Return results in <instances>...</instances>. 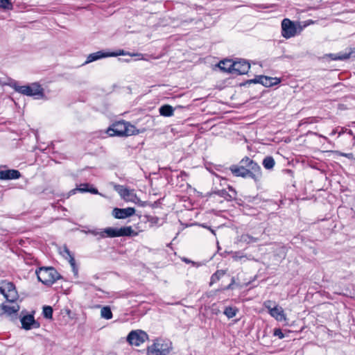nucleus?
Returning a JSON list of instances; mask_svg holds the SVG:
<instances>
[{"label": "nucleus", "mask_w": 355, "mask_h": 355, "mask_svg": "<svg viewBox=\"0 0 355 355\" xmlns=\"http://www.w3.org/2000/svg\"><path fill=\"white\" fill-rule=\"evenodd\" d=\"M225 275V272L223 270H217L213 275V280H218L221 277Z\"/></svg>", "instance_id": "72a5a7b5"}, {"label": "nucleus", "mask_w": 355, "mask_h": 355, "mask_svg": "<svg viewBox=\"0 0 355 355\" xmlns=\"http://www.w3.org/2000/svg\"><path fill=\"white\" fill-rule=\"evenodd\" d=\"M42 314L46 319H51L53 317V309L50 306H44Z\"/></svg>", "instance_id": "c85d7f7f"}, {"label": "nucleus", "mask_w": 355, "mask_h": 355, "mask_svg": "<svg viewBox=\"0 0 355 355\" xmlns=\"http://www.w3.org/2000/svg\"><path fill=\"white\" fill-rule=\"evenodd\" d=\"M107 133L110 137H122L137 135L139 133V131L135 126L128 122L119 121L112 124V125L107 129Z\"/></svg>", "instance_id": "f03ea898"}, {"label": "nucleus", "mask_w": 355, "mask_h": 355, "mask_svg": "<svg viewBox=\"0 0 355 355\" xmlns=\"http://www.w3.org/2000/svg\"><path fill=\"white\" fill-rule=\"evenodd\" d=\"M128 55L130 56H142V55L140 53H132H132L125 52L123 50H119L116 52L108 53V57H114V56H117V55Z\"/></svg>", "instance_id": "bb28decb"}, {"label": "nucleus", "mask_w": 355, "mask_h": 355, "mask_svg": "<svg viewBox=\"0 0 355 355\" xmlns=\"http://www.w3.org/2000/svg\"><path fill=\"white\" fill-rule=\"evenodd\" d=\"M274 335L280 339L284 338V334L282 333L280 329H275L274 330Z\"/></svg>", "instance_id": "f704fd0d"}, {"label": "nucleus", "mask_w": 355, "mask_h": 355, "mask_svg": "<svg viewBox=\"0 0 355 355\" xmlns=\"http://www.w3.org/2000/svg\"><path fill=\"white\" fill-rule=\"evenodd\" d=\"M172 349V344L168 340L156 339L147 348V355H167Z\"/></svg>", "instance_id": "39448f33"}, {"label": "nucleus", "mask_w": 355, "mask_h": 355, "mask_svg": "<svg viewBox=\"0 0 355 355\" xmlns=\"http://www.w3.org/2000/svg\"><path fill=\"white\" fill-rule=\"evenodd\" d=\"M12 304H1V309L3 313L8 316L12 317L16 316L17 312L19 311V306L14 302H11Z\"/></svg>", "instance_id": "2eb2a0df"}, {"label": "nucleus", "mask_w": 355, "mask_h": 355, "mask_svg": "<svg viewBox=\"0 0 355 355\" xmlns=\"http://www.w3.org/2000/svg\"><path fill=\"white\" fill-rule=\"evenodd\" d=\"M0 8L4 10H12L13 6L11 0H0Z\"/></svg>", "instance_id": "2f4dec72"}, {"label": "nucleus", "mask_w": 355, "mask_h": 355, "mask_svg": "<svg viewBox=\"0 0 355 355\" xmlns=\"http://www.w3.org/2000/svg\"><path fill=\"white\" fill-rule=\"evenodd\" d=\"M244 168H247V172L250 175V178L254 182H259L262 177V171L260 166L248 157L243 158L240 162Z\"/></svg>", "instance_id": "423d86ee"}, {"label": "nucleus", "mask_w": 355, "mask_h": 355, "mask_svg": "<svg viewBox=\"0 0 355 355\" xmlns=\"http://www.w3.org/2000/svg\"><path fill=\"white\" fill-rule=\"evenodd\" d=\"M250 82L253 83H259L265 87H271L279 83L280 80L277 78H272L266 76H258L255 78L250 80Z\"/></svg>", "instance_id": "9b49d317"}, {"label": "nucleus", "mask_w": 355, "mask_h": 355, "mask_svg": "<svg viewBox=\"0 0 355 355\" xmlns=\"http://www.w3.org/2000/svg\"><path fill=\"white\" fill-rule=\"evenodd\" d=\"M121 197L125 201L136 202L139 198L134 192V190L128 189L123 186L119 187L117 189Z\"/></svg>", "instance_id": "ddd939ff"}, {"label": "nucleus", "mask_w": 355, "mask_h": 355, "mask_svg": "<svg viewBox=\"0 0 355 355\" xmlns=\"http://www.w3.org/2000/svg\"><path fill=\"white\" fill-rule=\"evenodd\" d=\"M21 327L26 330L38 328L40 324L35 320L33 315L28 314L21 318Z\"/></svg>", "instance_id": "4468645a"}, {"label": "nucleus", "mask_w": 355, "mask_h": 355, "mask_svg": "<svg viewBox=\"0 0 355 355\" xmlns=\"http://www.w3.org/2000/svg\"><path fill=\"white\" fill-rule=\"evenodd\" d=\"M108 53H104L103 51H97L93 53H90L85 61V64H88L96 60H100L101 58H107Z\"/></svg>", "instance_id": "412c9836"}, {"label": "nucleus", "mask_w": 355, "mask_h": 355, "mask_svg": "<svg viewBox=\"0 0 355 355\" xmlns=\"http://www.w3.org/2000/svg\"><path fill=\"white\" fill-rule=\"evenodd\" d=\"M230 169L231 172L236 177H250L248 171L247 172V168H244V167L241 164H240L239 166L233 165L230 168Z\"/></svg>", "instance_id": "aec40b11"}, {"label": "nucleus", "mask_w": 355, "mask_h": 355, "mask_svg": "<svg viewBox=\"0 0 355 355\" xmlns=\"http://www.w3.org/2000/svg\"><path fill=\"white\" fill-rule=\"evenodd\" d=\"M0 293L8 302H14L18 298L15 286L10 282L3 281L0 283Z\"/></svg>", "instance_id": "1a4fd4ad"}, {"label": "nucleus", "mask_w": 355, "mask_h": 355, "mask_svg": "<svg viewBox=\"0 0 355 355\" xmlns=\"http://www.w3.org/2000/svg\"><path fill=\"white\" fill-rule=\"evenodd\" d=\"M269 314L277 321H284L286 320L284 309L278 305L274 306L269 312Z\"/></svg>", "instance_id": "f3484780"}, {"label": "nucleus", "mask_w": 355, "mask_h": 355, "mask_svg": "<svg viewBox=\"0 0 355 355\" xmlns=\"http://www.w3.org/2000/svg\"><path fill=\"white\" fill-rule=\"evenodd\" d=\"M350 54L349 53H340L338 54H330L329 56L331 58L332 60H345L349 58Z\"/></svg>", "instance_id": "c756f323"}, {"label": "nucleus", "mask_w": 355, "mask_h": 355, "mask_svg": "<svg viewBox=\"0 0 355 355\" xmlns=\"http://www.w3.org/2000/svg\"><path fill=\"white\" fill-rule=\"evenodd\" d=\"M262 164L266 169L271 170L273 168L275 162L272 157L267 156L263 159Z\"/></svg>", "instance_id": "b1692460"}, {"label": "nucleus", "mask_w": 355, "mask_h": 355, "mask_svg": "<svg viewBox=\"0 0 355 355\" xmlns=\"http://www.w3.org/2000/svg\"><path fill=\"white\" fill-rule=\"evenodd\" d=\"M234 282V279H232V284H229V285L227 286V289H230V288H232V284H233V282Z\"/></svg>", "instance_id": "58836bf2"}, {"label": "nucleus", "mask_w": 355, "mask_h": 355, "mask_svg": "<svg viewBox=\"0 0 355 355\" xmlns=\"http://www.w3.org/2000/svg\"><path fill=\"white\" fill-rule=\"evenodd\" d=\"M101 316L106 320H110L113 315L109 306H103L101 310Z\"/></svg>", "instance_id": "a878e982"}, {"label": "nucleus", "mask_w": 355, "mask_h": 355, "mask_svg": "<svg viewBox=\"0 0 355 355\" xmlns=\"http://www.w3.org/2000/svg\"><path fill=\"white\" fill-rule=\"evenodd\" d=\"M135 213V209L133 207H128L124 209L114 208L112 210V215L118 219H124L128 217L132 216Z\"/></svg>", "instance_id": "f8f14e48"}, {"label": "nucleus", "mask_w": 355, "mask_h": 355, "mask_svg": "<svg viewBox=\"0 0 355 355\" xmlns=\"http://www.w3.org/2000/svg\"><path fill=\"white\" fill-rule=\"evenodd\" d=\"M147 338V334L141 330L132 331L127 336V341L131 345L139 346Z\"/></svg>", "instance_id": "9d476101"}, {"label": "nucleus", "mask_w": 355, "mask_h": 355, "mask_svg": "<svg viewBox=\"0 0 355 355\" xmlns=\"http://www.w3.org/2000/svg\"><path fill=\"white\" fill-rule=\"evenodd\" d=\"M60 254L63 257H64L66 259H67L72 268L73 271L75 274L78 273V269L76 266V261L74 259L73 256L71 254L69 250L67 248V246H64L63 249L60 252Z\"/></svg>", "instance_id": "a211bd4d"}, {"label": "nucleus", "mask_w": 355, "mask_h": 355, "mask_svg": "<svg viewBox=\"0 0 355 355\" xmlns=\"http://www.w3.org/2000/svg\"><path fill=\"white\" fill-rule=\"evenodd\" d=\"M218 67L224 71L241 75L248 72L250 68V64L245 60H239L234 62H232L230 60H227L220 61L218 64Z\"/></svg>", "instance_id": "f257e3e1"}, {"label": "nucleus", "mask_w": 355, "mask_h": 355, "mask_svg": "<svg viewBox=\"0 0 355 355\" xmlns=\"http://www.w3.org/2000/svg\"><path fill=\"white\" fill-rule=\"evenodd\" d=\"M103 234L104 239L137 235V233L135 232L130 226L123 227L119 229L114 227H106L103 229Z\"/></svg>", "instance_id": "6e6552de"}, {"label": "nucleus", "mask_w": 355, "mask_h": 355, "mask_svg": "<svg viewBox=\"0 0 355 355\" xmlns=\"http://www.w3.org/2000/svg\"><path fill=\"white\" fill-rule=\"evenodd\" d=\"M89 184H80L79 187L75 189H73L71 191V193H76V191H78L81 193H84V192H89L91 193H93V194H98V191L95 188H90L89 189Z\"/></svg>", "instance_id": "4be33fe9"}, {"label": "nucleus", "mask_w": 355, "mask_h": 355, "mask_svg": "<svg viewBox=\"0 0 355 355\" xmlns=\"http://www.w3.org/2000/svg\"><path fill=\"white\" fill-rule=\"evenodd\" d=\"M183 261H184V262H186V263H189V262H190V261H189V259H186V258H184V259H183Z\"/></svg>", "instance_id": "a19ab883"}, {"label": "nucleus", "mask_w": 355, "mask_h": 355, "mask_svg": "<svg viewBox=\"0 0 355 355\" xmlns=\"http://www.w3.org/2000/svg\"><path fill=\"white\" fill-rule=\"evenodd\" d=\"M345 132H347L349 135H352L353 132L351 130H345Z\"/></svg>", "instance_id": "4c0bfd02"}, {"label": "nucleus", "mask_w": 355, "mask_h": 355, "mask_svg": "<svg viewBox=\"0 0 355 355\" xmlns=\"http://www.w3.org/2000/svg\"><path fill=\"white\" fill-rule=\"evenodd\" d=\"M224 67H229V65H228V64H225L224 65Z\"/></svg>", "instance_id": "79ce46f5"}, {"label": "nucleus", "mask_w": 355, "mask_h": 355, "mask_svg": "<svg viewBox=\"0 0 355 355\" xmlns=\"http://www.w3.org/2000/svg\"><path fill=\"white\" fill-rule=\"evenodd\" d=\"M21 176L19 171L8 169L0 171V180H15Z\"/></svg>", "instance_id": "dca6fc26"}, {"label": "nucleus", "mask_w": 355, "mask_h": 355, "mask_svg": "<svg viewBox=\"0 0 355 355\" xmlns=\"http://www.w3.org/2000/svg\"><path fill=\"white\" fill-rule=\"evenodd\" d=\"M37 279L45 285L53 284L61 277L52 267H42L35 272Z\"/></svg>", "instance_id": "20e7f679"}, {"label": "nucleus", "mask_w": 355, "mask_h": 355, "mask_svg": "<svg viewBox=\"0 0 355 355\" xmlns=\"http://www.w3.org/2000/svg\"><path fill=\"white\" fill-rule=\"evenodd\" d=\"M306 25L302 26L300 23L295 24L289 19H284L282 21V35L289 39L300 33Z\"/></svg>", "instance_id": "0eeeda50"}, {"label": "nucleus", "mask_w": 355, "mask_h": 355, "mask_svg": "<svg viewBox=\"0 0 355 355\" xmlns=\"http://www.w3.org/2000/svg\"><path fill=\"white\" fill-rule=\"evenodd\" d=\"M89 234L97 236V240L104 239L103 229V230H89L87 232Z\"/></svg>", "instance_id": "7c9ffc66"}, {"label": "nucleus", "mask_w": 355, "mask_h": 355, "mask_svg": "<svg viewBox=\"0 0 355 355\" xmlns=\"http://www.w3.org/2000/svg\"><path fill=\"white\" fill-rule=\"evenodd\" d=\"M202 226H203L204 227L207 228L209 230H210V231H211V232L214 235H216V232H215V231H214L213 229H211L210 227H207V226H205V225H202Z\"/></svg>", "instance_id": "e433bc0d"}, {"label": "nucleus", "mask_w": 355, "mask_h": 355, "mask_svg": "<svg viewBox=\"0 0 355 355\" xmlns=\"http://www.w3.org/2000/svg\"><path fill=\"white\" fill-rule=\"evenodd\" d=\"M258 241L259 239L257 238L253 237L248 234H242L239 239V241L246 243H255Z\"/></svg>", "instance_id": "393cba45"}, {"label": "nucleus", "mask_w": 355, "mask_h": 355, "mask_svg": "<svg viewBox=\"0 0 355 355\" xmlns=\"http://www.w3.org/2000/svg\"><path fill=\"white\" fill-rule=\"evenodd\" d=\"M238 312V309L235 307L232 306H227L225 308L224 311V314L228 318H232Z\"/></svg>", "instance_id": "cd10ccee"}, {"label": "nucleus", "mask_w": 355, "mask_h": 355, "mask_svg": "<svg viewBox=\"0 0 355 355\" xmlns=\"http://www.w3.org/2000/svg\"><path fill=\"white\" fill-rule=\"evenodd\" d=\"M15 91L28 96H33L40 99L44 96V89L37 83H33L30 85L19 86L16 84L13 85Z\"/></svg>", "instance_id": "7ed1b4c3"}, {"label": "nucleus", "mask_w": 355, "mask_h": 355, "mask_svg": "<svg viewBox=\"0 0 355 355\" xmlns=\"http://www.w3.org/2000/svg\"><path fill=\"white\" fill-rule=\"evenodd\" d=\"M343 156L346 157L349 159H352L354 157V155L352 153H343Z\"/></svg>", "instance_id": "c9c22d12"}, {"label": "nucleus", "mask_w": 355, "mask_h": 355, "mask_svg": "<svg viewBox=\"0 0 355 355\" xmlns=\"http://www.w3.org/2000/svg\"><path fill=\"white\" fill-rule=\"evenodd\" d=\"M243 257H239V256H234V259H235V260H238V259H241V258H243Z\"/></svg>", "instance_id": "ea45409f"}, {"label": "nucleus", "mask_w": 355, "mask_h": 355, "mask_svg": "<svg viewBox=\"0 0 355 355\" xmlns=\"http://www.w3.org/2000/svg\"><path fill=\"white\" fill-rule=\"evenodd\" d=\"M277 305L276 303L272 300H266L263 302V306L268 310V313L272 309L273 306Z\"/></svg>", "instance_id": "473e14b6"}, {"label": "nucleus", "mask_w": 355, "mask_h": 355, "mask_svg": "<svg viewBox=\"0 0 355 355\" xmlns=\"http://www.w3.org/2000/svg\"><path fill=\"white\" fill-rule=\"evenodd\" d=\"M159 114L164 116H171L174 114V109L169 105H164L159 107Z\"/></svg>", "instance_id": "5701e85b"}, {"label": "nucleus", "mask_w": 355, "mask_h": 355, "mask_svg": "<svg viewBox=\"0 0 355 355\" xmlns=\"http://www.w3.org/2000/svg\"><path fill=\"white\" fill-rule=\"evenodd\" d=\"M228 189L230 193L225 189H222L216 191L215 193L223 198L225 200L230 201L236 198V192L232 187H229Z\"/></svg>", "instance_id": "6ab92c4d"}]
</instances>
